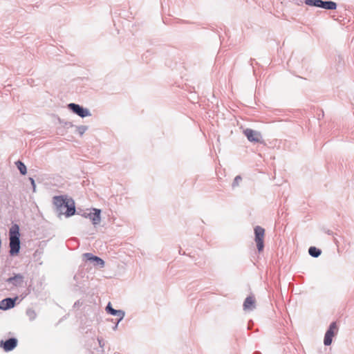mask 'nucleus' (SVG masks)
<instances>
[{
  "mask_svg": "<svg viewBox=\"0 0 354 354\" xmlns=\"http://www.w3.org/2000/svg\"><path fill=\"white\" fill-rule=\"evenodd\" d=\"M10 236V253L11 255H16L20 249L19 227L17 225H12L9 232Z\"/></svg>",
  "mask_w": 354,
  "mask_h": 354,
  "instance_id": "nucleus-1",
  "label": "nucleus"
},
{
  "mask_svg": "<svg viewBox=\"0 0 354 354\" xmlns=\"http://www.w3.org/2000/svg\"><path fill=\"white\" fill-rule=\"evenodd\" d=\"M53 203L57 208L66 207L65 214L66 216H72L75 212V203L72 199H67L64 196H55Z\"/></svg>",
  "mask_w": 354,
  "mask_h": 354,
  "instance_id": "nucleus-2",
  "label": "nucleus"
},
{
  "mask_svg": "<svg viewBox=\"0 0 354 354\" xmlns=\"http://www.w3.org/2000/svg\"><path fill=\"white\" fill-rule=\"evenodd\" d=\"M254 241L257 244L259 252H261L264 248V238H265V230L261 226H256L254 227Z\"/></svg>",
  "mask_w": 354,
  "mask_h": 354,
  "instance_id": "nucleus-3",
  "label": "nucleus"
},
{
  "mask_svg": "<svg viewBox=\"0 0 354 354\" xmlns=\"http://www.w3.org/2000/svg\"><path fill=\"white\" fill-rule=\"evenodd\" d=\"M306 3L308 6L322 8L326 10H335L337 8L336 3L333 1H324L322 0H306Z\"/></svg>",
  "mask_w": 354,
  "mask_h": 354,
  "instance_id": "nucleus-4",
  "label": "nucleus"
},
{
  "mask_svg": "<svg viewBox=\"0 0 354 354\" xmlns=\"http://www.w3.org/2000/svg\"><path fill=\"white\" fill-rule=\"evenodd\" d=\"M244 135L248 140L251 142L263 143L262 136L260 132L252 130L251 129H246L243 131Z\"/></svg>",
  "mask_w": 354,
  "mask_h": 354,
  "instance_id": "nucleus-5",
  "label": "nucleus"
},
{
  "mask_svg": "<svg viewBox=\"0 0 354 354\" xmlns=\"http://www.w3.org/2000/svg\"><path fill=\"white\" fill-rule=\"evenodd\" d=\"M338 328L335 322H333L326 331L324 337V343L326 346H329L332 343L333 337L337 333Z\"/></svg>",
  "mask_w": 354,
  "mask_h": 354,
  "instance_id": "nucleus-6",
  "label": "nucleus"
},
{
  "mask_svg": "<svg viewBox=\"0 0 354 354\" xmlns=\"http://www.w3.org/2000/svg\"><path fill=\"white\" fill-rule=\"evenodd\" d=\"M68 108L75 113L78 115L79 116L82 118H84L86 116H88L90 115L87 109H84L82 107H81L80 105L71 103L68 104Z\"/></svg>",
  "mask_w": 354,
  "mask_h": 354,
  "instance_id": "nucleus-7",
  "label": "nucleus"
},
{
  "mask_svg": "<svg viewBox=\"0 0 354 354\" xmlns=\"http://www.w3.org/2000/svg\"><path fill=\"white\" fill-rule=\"evenodd\" d=\"M93 212H91L89 214H84V216L86 218H89L91 221L93 225H97L101 221V217H100V209L93 208Z\"/></svg>",
  "mask_w": 354,
  "mask_h": 354,
  "instance_id": "nucleus-8",
  "label": "nucleus"
},
{
  "mask_svg": "<svg viewBox=\"0 0 354 354\" xmlns=\"http://www.w3.org/2000/svg\"><path fill=\"white\" fill-rule=\"evenodd\" d=\"M17 344V340L15 338H10L5 342L1 341L0 346L5 351H10L13 350Z\"/></svg>",
  "mask_w": 354,
  "mask_h": 354,
  "instance_id": "nucleus-9",
  "label": "nucleus"
},
{
  "mask_svg": "<svg viewBox=\"0 0 354 354\" xmlns=\"http://www.w3.org/2000/svg\"><path fill=\"white\" fill-rule=\"evenodd\" d=\"M24 279V278L23 275L18 274H15L12 277H10L9 279H8L7 281L12 283L13 286L18 287L21 286L23 285Z\"/></svg>",
  "mask_w": 354,
  "mask_h": 354,
  "instance_id": "nucleus-10",
  "label": "nucleus"
},
{
  "mask_svg": "<svg viewBox=\"0 0 354 354\" xmlns=\"http://www.w3.org/2000/svg\"><path fill=\"white\" fill-rule=\"evenodd\" d=\"M255 298L253 296L248 297L243 303V309L245 310H251L255 307Z\"/></svg>",
  "mask_w": 354,
  "mask_h": 354,
  "instance_id": "nucleus-11",
  "label": "nucleus"
},
{
  "mask_svg": "<svg viewBox=\"0 0 354 354\" xmlns=\"http://www.w3.org/2000/svg\"><path fill=\"white\" fill-rule=\"evenodd\" d=\"M14 306L15 300L12 299L11 298L4 299L0 302V309L2 310L9 309L14 307Z\"/></svg>",
  "mask_w": 354,
  "mask_h": 354,
  "instance_id": "nucleus-12",
  "label": "nucleus"
},
{
  "mask_svg": "<svg viewBox=\"0 0 354 354\" xmlns=\"http://www.w3.org/2000/svg\"><path fill=\"white\" fill-rule=\"evenodd\" d=\"M106 311L112 315L118 316L120 317V320L124 317V313L122 310H115L111 306L109 303L106 308Z\"/></svg>",
  "mask_w": 354,
  "mask_h": 354,
  "instance_id": "nucleus-13",
  "label": "nucleus"
},
{
  "mask_svg": "<svg viewBox=\"0 0 354 354\" xmlns=\"http://www.w3.org/2000/svg\"><path fill=\"white\" fill-rule=\"evenodd\" d=\"M84 257L89 261H95L97 264L100 265L101 267H104V261L98 257L93 256L91 253L84 254Z\"/></svg>",
  "mask_w": 354,
  "mask_h": 354,
  "instance_id": "nucleus-14",
  "label": "nucleus"
},
{
  "mask_svg": "<svg viewBox=\"0 0 354 354\" xmlns=\"http://www.w3.org/2000/svg\"><path fill=\"white\" fill-rule=\"evenodd\" d=\"M308 252L312 257H317L321 254L322 252L319 249H317L315 247H310L309 248Z\"/></svg>",
  "mask_w": 354,
  "mask_h": 354,
  "instance_id": "nucleus-15",
  "label": "nucleus"
},
{
  "mask_svg": "<svg viewBox=\"0 0 354 354\" xmlns=\"http://www.w3.org/2000/svg\"><path fill=\"white\" fill-rule=\"evenodd\" d=\"M16 165H17V168L19 169L20 173L22 175H25L27 171L26 165L22 162H21L19 160L16 162Z\"/></svg>",
  "mask_w": 354,
  "mask_h": 354,
  "instance_id": "nucleus-16",
  "label": "nucleus"
},
{
  "mask_svg": "<svg viewBox=\"0 0 354 354\" xmlns=\"http://www.w3.org/2000/svg\"><path fill=\"white\" fill-rule=\"evenodd\" d=\"M241 180V177L239 176H237L234 180L233 185L237 186L239 183V182Z\"/></svg>",
  "mask_w": 354,
  "mask_h": 354,
  "instance_id": "nucleus-17",
  "label": "nucleus"
},
{
  "mask_svg": "<svg viewBox=\"0 0 354 354\" xmlns=\"http://www.w3.org/2000/svg\"><path fill=\"white\" fill-rule=\"evenodd\" d=\"M30 180L31 182L32 185L33 186V188L35 189V183L34 179L32 178H30Z\"/></svg>",
  "mask_w": 354,
  "mask_h": 354,
  "instance_id": "nucleus-18",
  "label": "nucleus"
},
{
  "mask_svg": "<svg viewBox=\"0 0 354 354\" xmlns=\"http://www.w3.org/2000/svg\"><path fill=\"white\" fill-rule=\"evenodd\" d=\"M98 342H99L100 346L101 347H102V346H103V344H102V340H101V339H98Z\"/></svg>",
  "mask_w": 354,
  "mask_h": 354,
  "instance_id": "nucleus-19",
  "label": "nucleus"
}]
</instances>
